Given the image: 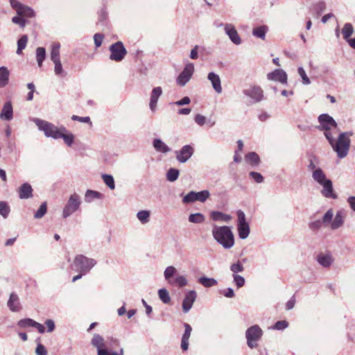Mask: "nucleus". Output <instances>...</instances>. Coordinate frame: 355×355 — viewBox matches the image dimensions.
I'll return each mask as SVG.
<instances>
[{"mask_svg":"<svg viewBox=\"0 0 355 355\" xmlns=\"http://www.w3.org/2000/svg\"><path fill=\"white\" fill-rule=\"evenodd\" d=\"M13 117V109L10 101L4 103L0 113V119L5 121H10Z\"/></svg>","mask_w":355,"mask_h":355,"instance_id":"26","label":"nucleus"},{"mask_svg":"<svg viewBox=\"0 0 355 355\" xmlns=\"http://www.w3.org/2000/svg\"><path fill=\"white\" fill-rule=\"evenodd\" d=\"M232 277L234 283L236 285L238 288H240L245 285V280L243 277L238 274H233Z\"/></svg>","mask_w":355,"mask_h":355,"instance_id":"50","label":"nucleus"},{"mask_svg":"<svg viewBox=\"0 0 355 355\" xmlns=\"http://www.w3.org/2000/svg\"><path fill=\"white\" fill-rule=\"evenodd\" d=\"M194 73V65L193 63H187L182 72L176 78V83L180 87H184L191 80Z\"/></svg>","mask_w":355,"mask_h":355,"instance_id":"16","label":"nucleus"},{"mask_svg":"<svg viewBox=\"0 0 355 355\" xmlns=\"http://www.w3.org/2000/svg\"><path fill=\"white\" fill-rule=\"evenodd\" d=\"M102 179L104 183L110 189L114 190L115 189L114 180L112 175L108 174L102 175Z\"/></svg>","mask_w":355,"mask_h":355,"instance_id":"45","label":"nucleus"},{"mask_svg":"<svg viewBox=\"0 0 355 355\" xmlns=\"http://www.w3.org/2000/svg\"><path fill=\"white\" fill-rule=\"evenodd\" d=\"M74 138L75 137L71 132L68 131L64 126L61 125V133L59 139H62L68 146H71L73 144Z\"/></svg>","mask_w":355,"mask_h":355,"instance_id":"30","label":"nucleus"},{"mask_svg":"<svg viewBox=\"0 0 355 355\" xmlns=\"http://www.w3.org/2000/svg\"><path fill=\"white\" fill-rule=\"evenodd\" d=\"M36 321L33 320L31 318H26L20 320L18 322V325L21 328H26L28 327H34Z\"/></svg>","mask_w":355,"mask_h":355,"instance_id":"49","label":"nucleus"},{"mask_svg":"<svg viewBox=\"0 0 355 355\" xmlns=\"http://www.w3.org/2000/svg\"><path fill=\"white\" fill-rule=\"evenodd\" d=\"M205 220V216L201 213L191 214L189 216V221L192 223H202Z\"/></svg>","mask_w":355,"mask_h":355,"instance_id":"41","label":"nucleus"},{"mask_svg":"<svg viewBox=\"0 0 355 355\" xmlns=\"http://www.w3.org/2000/svg\"><path fill=\"white\" fill-rule=\"evenodd\" d=\"M245 160L248 164L252 166H257L260 163L259 157L258 154L254 152L248 153L245 157Z\"/></svg>","mask_w":355,"mask_h":355,"instance_id":"35","label":"nucleus"},{"mask_svg":"<svg viewBox=\"0 0 355 355\" xmlns=\"http://www.w3.org/2000/svg\"><path fill=\"white\" fill-rule=\"evenodd\" d=\"M32 121L37 126L38 129L44 132L46 137L58 139L61 133V126L57 127L54 124L38 118H34Z\"/></svg>","mask_w":355,"mask_h":355,"instance_id":"8","label":"nucleus"},{"mask_svg":"<svg viewBox=\"0 0 355 355\" xmlns=\"http://www.w3.org/2000/svg\"><path fill=\"white\" fill-rule=\"evenodd\" d=\"M353 26L350 23H346L342 29V34L344 39L348 41L349 40V37L353 34Z\"/></svg>","mask_w":355,"mask_h":355,"instance_id":"43","label":"nucleus"},{"mask_svg":"<svg viewBox=\"0 0 355 355\" xmlns=\"http://www.w3.org/2000/svg\"><path fill=\"white\" fill-rule=\"evenodd\" d=\"M288 327V322L286 320H279L277 321L275 325L273 326L272 329L275 330L282 331L285 329H286Z\"/></svg>","mask_w":355,"mask_h":355,"instance_id":"54","label":"nucleus"},{"mask_svg":"<svg viewBox=\"0 0 355 355\" xmlns=\"http://www.w3.org/2000/svg\"><path fill=\"white\" fill-rule=\"evenodd\" d=\"M82 199L77 193H71L62 209L63 218H67L80 209Z\"/></svg>","mask_w":355,"mask_h":355,"instance_id":"9","label":"nucleus"},{"mask_svg":"<svg viewBox=\"0 0 355 355\" xmlns=\"http://www.w3.org/2000/svg\"><path fill=\"white\" fill-rule=\"evenodd\" d=\"M190 102H191L190 98L189 96H184L182 99L173 103V104L178 105V106H182V105H188L190 103Z\"/></svg>","mask_w":355,"mask_h":355,"instance_id":"60","label":"nucleus"},{"mask_svg":"<svg viewBox=\"0 0 355 355\" xmlns=\"http://www.w3.org/2000/svg\"><path fill=\"white\" fill-rule=\"evenodd\" d=\"M243 93L250 98L253 103H259L263 99V92L259 86H250L243 89Z\"/></svg>","mask_w":355,"mask_h":355,"instance_id":"17","label":"nucleus"},{"mask_svg":"<svg viewBox=\"0 0 355 355\" xmlns=\"http://www.w3.org/2000/svg\"><path fill=\"white\" fill-rule=\"evenodd\" d=\"M7 305L10 310L12 312H17L21 309L20 301L18 295L12 293L10 295L9 300L8 301Z\"/></svg>","mask_w":355,"mask_h":355,"instance_id":"27","label":"nucleus"},{"mask_svg":"<svg viewBox=\"0 0 355 355\" xmlns=\"http://www.w3.org/2000/svg\"><path fill=\"white\" fill-rule=\"evenodd\" d=\"M210 196V193L208 190H202L199 192L193 191H190L182 199L184 204L193 203L196 201L205 202Z\"/></svg>","mask_w":355,"mask_h":355,"instance_id":"13","label":"nucleus"},{"mask_svg":"<svg viewBox=\"0 0 355 355\" xmlns=\"http://www.w3.org/2000/svg\"><path fill=\"white\" fill-rule=\"evenodd\" d=\"M10 72L7 67H0V87H3L8 83Z\"/></svg>","mask_w":355,"mask_h":355,"instance_id":"36","label":"nucleus"},{"mask_svg":"<svg viewBox=\"0 0 355 355\" xmlns=\"http://www.w3.org/2000/svg\"><path fill=\"white\" fill-rule=\"evenodd\" d=\"M297 71L299 75L302 78V83L306 85H309L311 83V81L309 77L307 76L304 68L302 67H298Z\"/></svg>","mask_w":355,"mask_h":355,"instance_id":"51","label":"nucleus"},{"mask_svg":"<svg viewBox=\"0 0 355 355\" xmlns=\"http://www.w3.org/2000/svg\"><path fill=\"white\" fill-rule=\"evenodd\" d=\"M177 269L170 266L166 268L164 272V277L168 283L173 286L182 288L188 284V280L184 275H178Z\"/></svg>","mask_w":355,"mask_h":355,"instance_id":"7","label":"nucleus"},{"mask_svg":"<svg viewBox=\"0 0 355 355\" xmlns=\"http://www.w3.org/2000/svg\"><path fill=\"white\" fill-rule=\"evenodd\" d=\"M212 236L216 241L225 249H230L234 245V236L229 226L213 225Z\"/></svg>","mask_w":355,"mask_h":355,"instance_id":"1","label":"nucleus"},{"mask_svg":"<svg viewBox=\"0 0 355 355\" xmlns=\"http://www.w3.org/2000/svg\"><path fill=\"white\" fill-rule=\"evenodd\" d=\"M104 198L103 193L99 191L87 189L85 193L84 200L87 203H91L94 200H101Z\"/></svg>","mask_w":355,"mask_h":355,"instance_id":"29","label":"nucleus"},{"mask_svg":"<svg viewBox=\"0 0 355 355\" xmlns=\"http://www.w3.org/2000/svg\"><path fill=\"white\" fill-rule=\"evenodd\" d=\"M110 59L116 62H120L125 58L127 51L121 42L112 44L110 48Z\"/></svg>","mask_w":355,"mask_h":355,"instance_id":"14","label":"nucleus"},{"mask_svg":"<svg viewBox=\"0 0 355 355\" xmlns=\"http://www.w3.org/2000/svg\"><path fill=\"white\" fill-rule=\"evenodd\" d=\"M210 218L214 221L229 222L232 217L230 214H224L219 211H212L210 212Z\"/></svg>","mask_w":355,"mask_h":355,"instance_id":"31","label":"nucleus"},{"mask_svg":"<svg viewBox=\"0 0 355 355\" xmlns=\"http://www.w3.org/2000/svg\"><path fill=\"white\" fill-rule=\"evenodd\" d=\"M237 215V230L241 239H245L248 237L250 229L248 223L246 221L245 214L241 210H238Z\"/></svg>","mask_w":355,"mask_h":355,"instance_id":"12","label":"nucleus"},{"mask_svg":"<svg viewBox=\"0 0 355 355\" xmlns=\"http://www.w3.org/2000/svg\"><path fill=\"white\" fill-rule=\"evenodd\" d=\"M55 64L54 72L56 76L64 77L67 73L63 70L62 65L60 60L53 62Z\"/></svg>","mask_w":355,"mask_h":355,"instance_id":"46","label":"nucleus"},{"mask_svg":"<svg viewBox=\"0 0 355 355\" xmlns=\"http://www.w3.org/2000/svg\"><path fill=\"white\" fill-rule=\"evenodd\" d=\"M60 44L58 42H54L51 45V60L52 62H56L57 60H60Z\"/></svg>","mask_w":355,"mask_h":355,"instance_id":"37","label":"nucleus"},{"mask_svg":"<svg viewBox=\"0 0 355 355\" xmlns=\"http://www.w3.org/2000/svg\"><path fill=\"white\" fill-rule=\"evenodd\" d=\"M10 211V207L8 203L4 201H0V215L6 218Z\"/></svg>","mask_w":355,"mask_h":355,"instance_id":"48","label":"nucleus"},{"mask_svg":"<svg viewBox=\"0 0 355 355\" xmlns=\"http://www.w3.org/2000/svg\"><path fill=\"white\" fill-rule=\"evenodd\" d=\"M18 196L20 199H28L33 197V189L29 183L22 184L18 189Z\"/></svg>","mask_w":355,"mask_h":355,"instance_id":"24","label":"nucleus"},{"mask_svg":"<svg viewBox=\"0 0 355 355\" xmlns=\"http://www.w3.org/2000/svg\"><path fill=\"white\" fill-rule=\"evenodd\" d=\"M327 140L339 159L347 157L350 148L349 141L345 139L340 134L338 135L336 139L334 135Z\"/></svg>","mask_w":355,"mask_h":355,"instance_id":"3","label":"nucleus"},{"mask_svg":"<svg viewBox=\"0 0 355 355\" xmlns=\"http://www.w3.org/2000/svg\"><path fill=\"white\" fill-rule=\"evenodd\" d=\"M176 159L180 163L187 162L193 155L194 148L191 145H185L180 150L175 152Z\"/></svg>","mask_w":355,"mask_h":355,"instance_id":"18","label":"nucleus"},{"mask_svg":"<svg viewBox=\"0 0 355 355\" xmlns=\"http://www.w3.org/2000/svg\"><path fill=\"white\" fill-rule=\"evenodd\" d=\"M313 179L319 184L322 186V193L327 198H336L333 193V185L331 180L327 179L326 175L320 168H318L313 171Z\"/></svg>","mask_w":355,"mask_h":355,"instance_id":"4","label":"nucleus"},{"mask_svg":"<svg viewBox=\"0 0 355 355\" xmlns=\"http://www.w3.org/2000/svg\"><path fill=\"white\" fill-rule=\"evenodd\" d=\"M318 263L323 268H329L334 262V258L330 252H321L315 257Z\"/></svg>","mask_w":355,"mask_h":355,"instance_id":"19","label":"nucleus"},{"mask_svg":"<svg viewBox=\"0 0 355 355\" xmlns=\"http://www.w3.org/2000/svg\"><path fill=\"white\" fill-rule=\"evenodd\" d=\"M150 211L148 210H141L137 213V218L141 224H146L150 221Z\"/></svg>","mask_w":355,"mask_h":355,"instance_id":"38","label":"nucleus"},{"mask_svg":"<svg viewBox=\"0 0 355 355\" xmlns=\"http://www.w3.org/2000/svg\"><path fill=\"white\" fill-rule=\"evenodd\" d=\"M230 270L233 274H237L238 272H243L244 267L241 262L238 261L231 265Z\"/></svg>","mask_w":355,"mask_h":355,"instance_id":"52","label":"nucleus"},{"mask_svg":"<svg viewBox=\"0 0 355 355\" xmlns=\"http://www.w3.org/2000/svg\"><path fill=\"white\" fill-rule=\"evenodd\" d=\"M45 324L46 325V327H47V332H52L54 331L55 329V322L53 320L51 319H48L45 321Z\"/></svg>","mask_w":355,"mask_h":355,"instance_id":"62","label":"nucleus"},{"mask_svg":"<svg viewBox=\"0 0 355 355\" xmlns=\"http://www.w3.org/2000/svg\"><path fill=\"white\" fill-rule=\"evenodd\" d=\"M318 120L320 125L317 128L323 132L327 139L336 134L338 124L332 116L328 114H322L318 116Z\"/></svg>","mask_w":355,"mask_h":355,"instance_id":"2","label":"nucleus"},{"mask_svg":"<svg viewBox=\"0 0 355 355\" xmlns=\"http://www.w3.org/2000/svg\"><path fill=\"white\" fill-rule=\"evenodd\" d=\"M103 38L104 35L101 33H96L94 35V42L96 48H98L101 46Z\"/></svg>","mask_w":355,"mask_h":355,"instance_id":"58","label":"nucleus"},{"mask_svg":"<svg viewBox=\"0 0 355 355\" xmlns=\"http://www.w3.org/2000/svg\"><path fill=\"white\" fill-rule=\"evenodd\" d=\"M207 79L211 82L214 91L217 94H220L223 91V89L221 87V80L219 76L214 72H210L208 73Z\"/></svg>","mask_w":355,"mask_h":355,"instance_id":"25","label":"nucleus"},{"mask_svg":"<svg viewBox=\"0 0 355 355\" xmlns=\"http://www.w3.org/2000/svg\"><path fill=\"white\" fill-rule=\"evenodd\" d=\"M9 2L18 15L28 18L35 16V11L32 8L20 3L18 0H9Z\"/></svg>","mask_w":355,"mask_h":355,"instance_id":"15","label":"nucleus"},{"mask_svg":"<svg viewBox=\"0 0 355 355\" xmlns=\"http://www.w3.org/2000/svg\"><path fill=\"white\" fill-rule=\"evenodd\" d=\"M28 40V36L26 35H23L17 40V49L16 51L17 55H21L22 53V51L26 47Z\"/></svg>","mask_w":355,"mask_h":355,"instance_id":"39","label":"nucleus"},{"mask_svg":"<svg viewBox=\"0 0 355 355\" xmlns=\"http://www.w3.org/2000/svg\"><path fill=\"white\" fill-rule=\"evenodd\" d=\"M12 22L18 24L21 28H24L26 24V20L18 15L12 18Z\"/></svg>","mask_w":355,"mask_h":355,"instance_id":"53","label":"nucleus"},{"mask_svg":"<svg viewBox=\"0 0 355 355\" xmlns=\"http://www.w3.org/2000/svg\"><path fill=\"white\" fill-rule=\"evenodd\" d=\"M224 31L232 43L236 45H239L241 44V39L235 26L232 24H225Z\"/></svg>","mask_w":355,"mask_h":355,"instance_id":"20","label":"nucleus"},{"mask_svg":"<svg viewBox=\"0 0 355 355\" xmlns=\"http://www.w3.org/2000/svg\"><path fill=\"white\" fill-rule=\"evenodd\" d=\"M194 121L198 125L202 126L207 123V118L200 114H197L194 116Z\"/></svg>","mask_w":355,"mask_h":355,"instance_id":"57","label":"nucleus"},{"mask_svg":"<svg viewBox=\"0 0 355 355\" xmlns=\"http://www.w3.org/2000/svg\"><path fill=\"white\" fill-rule=\"evenodd\" d=\"M180 175V171L177 168H171L166 173V180L169 182H175L178 180Z\"/></svg>","mask_w":355,"mask_h":355,"instance_id":"40","label":"nucleus"},{"mask_svg":"<svg viewBox=\"0 0 355 355\" xmlns=\"http://www.w3.org/2000/svg\"><path fill=\"white\" fill-rule=\"evenodd\" d=\"M269 80L278 81L282 84H287V74L283 69H275L267 74Z\"/></svg>","mask_w":355,"mask_h":355,"instance_id":"22","label":"nucleus"},{"mask_svg":"<svg viewBox=\"0 0 355 355\" xmlns=\"http://www.w3.org/2000/svg\"><path fill=\"white\" fill-rule=\"evenodd\" d=\"M322 220L320 221L319 220L313 221L309 224V227L312 230H318L321 227Z\"/></svg>","mask_w":355,"mask_h":355,"instance_id":"59","label":"nucleus"},{"mask_svg":"<svg viewBox=\"0 0 355 355\" xmlns=\"http://www.w3.org/2000/svg\"><path fill=\"white\" fill-rule=\"evenodd\" d=\"M96 264V261L95 259L83 254H78L74 258L72 267H75L76 270L83 274H87Z\"/></svg>","mask_w":355,"mask_h":355,"instance_id":"10","label":"nucleus"},{"mask_svg":"<svg viewBox=\"0 0 355 355\" xmlns=\"http://www.w3.org/2000/svg\"><path fill=\"white\" fill-rule=\"evenodd\" d=\"M198 282L205 288H211L218 284V282L216 279L205 276L200 277Z\"/></svg>","mask_w":355,"mask_h":355,"instance_id":"34","label":"nucleus"},{"mask_svg":"<svg viewBox=\"0 0 355 355\" xmlns=\"http://www.w3.org/2000/svg\"><path fill=\"white\" fill-rule=\"evenodd\" d=\"M153 146L158 153H167L171 150V148H169L164 142L157 138L153 139Z\"/></svg>","mask_w":355,"mask_h":355,"instance_id":"32","label":"nucleus"},{"mask_svg":"<svg viewBox=\"0 0 355 355\" xmlns=\"http://www.w3.org/2000/svg\"><path fill=\"white\" fill-rule=\"evenodd\" d=\"M47 211V205L46 202H43L40 206L39 209L37 210V211L34 214V218L36 219H39L42 218Z\"/></svg>","mask_w":355,"mask_h":355,"instance_id":"47","label":"nucleus"},{"mask_svg":"<svg viewBox=\"0 0 355 355\" xmlns=\"http://www.w3.org/2000/svg\"><path fill=\"white\" fill-rule=\"evenodd\" d=\"M263 331L259 325L254 324L249 327L245 331L248 346L254 349L257 346V342L261 338Z\"/></svg>","mask_w":355,"mask_h":355,"instance_id":"11","label":"nucleus"},{"mask_svg":"<svg viewBox=\"0 0 355 355\" xmlns=\"http://www.w3.org/2000/svg\"><path fill=\"white\" fill-rule=\"evenodd\" d=\"M71 119L73 121H79L80 123H88L90 125H92L91 119H90V118L89 116H77V115H73L71 116Z\"/></svg>","mask_w":355,"mask_h":355,"instance_id":"55","label":"nucleus"},{"mask_svg":"<svg viewBox=\"0 0 355 355\" xmlns=\"http://www.w3.org/2000/svg\"><path fill=\"white\" fill-rule=\"evenodd\" d=\"M158 295L160 300L164 304H168L171 302V297L168 291L166 288H160L158 290Z\"/></svg>","mask_w":355,"mask_h":355,"instance_id":"44","label":"nucleus"},{"mask_svg":"<svg viewBox=\"0 0 355 355\" xmlns=\"http://www.w3.org/2000/svg\"><path fill=\"white\" fill-rule=\"evenodd\" d=\"M91 345L96 349L97 355H123V349L121 348L119 352H114L109 349L103 337L98 334H94Z\"/></svg>","mask_w":355,"mask_h":355,"instance_id":"6","label":"nucleus"},{"mask_svg":"<svg viewBox=\"0 0 355 355\" xmlns=\"http://www.w3.org/2000/svg\"><path fill=\"white\" fill-rule=\"evenodd\" d=\"M350 208L355 211V196H350L347 199Z\"/></svg>","mask_w":355,"mask_h":355,"instance_id":"64","label":"nucleus"},{"mask_svg":"<svg viewBox=\"0 0 355 355\" xmlns=\"http://www.w3.org/2000/svg\"><path fill=\"white\" fill-rule=\"evenodd\" d=\"M162 94V89L161 87H156L153 89L151 94H150V103H149V107L152 112H155L157 109V103L159 100V98Z\"/></svg>","mask_w":355,"mask_h":355,"instance_id":"23","label":"nucleus"},{"mask_svg":"<svg viewBox=\"0 0 355 355\" xmlns=\"http://www.w3.org/2000/svg\"><path fill=\"white\" fill-rule=\"evenodd\" d=\"M197 297V293L195 291H188L184 296L182 302V310L184 313H188L192 308V306Z\"/></svg>","mask_w":355,"mask_h":355,"instance_id":"21","label":"nucleus"},{"mask_svg":"<svg viewBox=\"0 0 355 355\" xmlns=\"http://www.w3.org/2000/svg\"><path fill=\"white\" fill-rule=\"evenodd\" d=\"M268 31V26L266 25H263V26L254 27L252 29V33L253 36H254L257 38H260L262 40H264L266 39V34Z\"/></svg>","mask_w":355,"mask_h":355,"instance_id":"33","label":"nucleus"},{"mask_svg":"<svg viewBox=\"0 0 355 355\" xmlns=\"http://www.w3.org/2000/svg\"><path fill=\"white\" fill-rule=\"evenodd\" d=\"M46 58V50L44 47H38L36 49V59L39 67L42 66L43 61Z\"/></svg>","mask_w":355,"mask_h":355,"instance_id":"42","label":"nucleus"},{"mask_svg":"<svg viewBox=\"0 0 355 355\" xmlns=\"http://www.w3.org/2000/svg\"><path fill=\"white\" fill-rule=\"evenodd\" d=\"M223 294L225 297H227V298H232V297H234L235 294H234V290L232 288H227L226 290H225L223 292Z\"/></svg>","mask_w":355,"mask_h":355,"instance_id":"63","label":"nucleus"},{"mask_svg":"<svg viewBox=\"0 0 355 355\" xmlns=\"http://www.w3.org/2000/svg\"><path fill=\"white\" fill-rule=\"evenodd\" d=\"M333 217L334 211L330 209L324 214L322 217V223L324 225L329 224L330 228L332 230H336L344 225L346 214L343 210H338L334 218Z\"/></svg>","mask_w":355,"mask_h":355,"instance_id":"5","label":"nucleus"},{"mask_svg":"<svg viewBox=\"0 0 355 355\" xmlns=\"http://www.w3.org/2000/svg\"><path fill=\"white\" fill-rule=\"evenodd\" d=\"M250 177H251L257 183H261L263 182V177L262 175L258 172L251 171L249 173Z\"/></svg>","mask_w":355,"mask_h":355,"instance_id":"56","label":"nucleus"},{"mask_svg":"<svg viewBox=\"0 0 355 355\" xmlns=\"http://www.w3.org/2000/svg\"><path fill=\"white\" fill-rule=\"evenodd\" d=\"M184 332L182 336L181 348L183 351H187L189 348V340L191 334L192 328L187 323L184 324Z\"/></svg>","mask_w":355,"mask_h":355,"instance_id":"28","label":"nucleus"},{"mask_svg":"<svg viewBox=\"0 0 355 355\" xmlns=\"http://www.w3.org/2000/svg\"><path fill=\"white\" fill-rule=\"evenodd\" d=\"M35 352L37 355H47V351L46 348L40 343L37 345Z\"/></svg>","mask_w":355,"mask_h":355,"instance_id":"61","label":"nucleus"}]
</instances>
